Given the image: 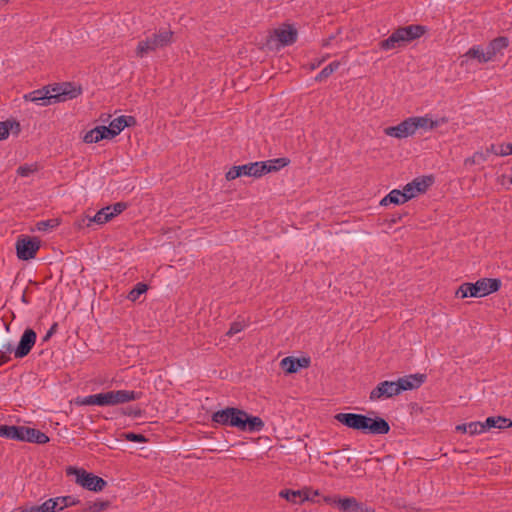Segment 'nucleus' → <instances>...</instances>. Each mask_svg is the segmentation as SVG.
<instances>
[{
    "mask_svg": "<svg viewBox=\"0 0 512 512\" xmlns=\"http://www.w3.org/2000/svg\"><path fill=\"white\" fill-rule=\"evenodd\" d=\"M455 429L457 432L468 433V423L459 424Z\"/></svg>",
    "mask_w": 512,
    "mask_h": 512,
    "instance_id": "nucleus-59",
    "label": "nucleus"
},
{
    "mask_svg": "<svg viewBox=\"0 0 512 512\" xmlns=\"http://www.w3.org/2000/svg\"><path fill=\"white\" fill-rule=\"evenodd\" d=\"M122 413L124 415L133 416L136 418L142 415V410L138 407H128L123 409Z\"/></svg>",
    "mask_w": 512,
    "mask_h": 512,
    "instance_id": "nucleus-48",
    "label": "nucleus"
},
{
    "mask_svg": "<svg viewBox=\"0 0 512 512\" xmlns=\"http://www.w3.org/2000/svg\"><path fill=\"white\" fill-rule=\"evenodd\" d=\"M59 85L62 88L61 93L59 95H63L65 97V101L69 99H74L82 93L81 87H76L70 82H64Z\"/></svg>",
    "mask_w": 512,
    "mask_h": 512,
    "instance_id": "nucleus-27",
    "label": "nucleus"
},
{
    "mask_svg": "<svg viewBox=\"0 0 512 512\" xmlns=\"http://www.w3.org/2000/svg\"><path fill=\"white\" fill-rule=\"evenodd\" d=\"M310 365L309 358H294L292 356L285 357L281 360V368L288 374L295 373L299 368H307Z\"/></svg>",
    "mask_w": 512,
    "mask_h": 512,
    "instance_id": "nucleus-14",
    "label": "nucleus"
},
{
    "mask_svg": "<svg viewBox=\"0 0 512 512\" xmlns=\"http://www.w3.org/2000/svg\"><path fill=\"white\" fill-rule=\"evenodd\" d=\"M277 170L278 167H275L263 161L248 163L244 165L231 167L226 173V179L228 181H231L243 175L259 178L269 172Z\"/></svg>",
    "mask_w": 512,
    "mask_h": 512,
    "instance_id": "nucleus-6",
    "label": "nucleus"
},
{
    "mask_svg": "<svg viewBox=\"0 0 512 512\" xmlns=\"http://www.w3.org/2000/svg\"><path fill=\"white\" fill-rule=\"evenodd\" d=\"M136 124V119L133 116H119L110 122L112 129L116 130L118 134L125 128Z\"/></svg>",
    "mask_w": 512,
    "mask_h": 512,
    "instance_id": "nucleus-23",
    "label": "nucleus"
},
{
    "mask_svg": "<svg viewBox=\"0 0 512 512\" xmlns=\"http://www.w3.org/2000/svg\"><path fill=\"white\" fill-rule=\"evenodd\" d=\"M58 329V323H53L49 330L47 331L46 335L42 338L44 342L48 341L56 332Z\"/></svg>",
    "mask_w": 512,
    "mask_h": 512,
    "instance_id": "nucleus-52",
    "label": "nucleus"
},
{
    "mask_svg": "<svg viewBox=\"0 0 512 512\" xmlns=\"http://www.w3.org/2000/svg\"><path fill=\"white\" fill-rule=\"evenodd\" d=\"M16 127V134L21 130L20 123L15 120H6L0 122V141L6 139L9 136L10 130Z\"/></svg>",
    "mask_w": 512,
    "mask_h": 512,
    "instance_id": "nucleus-29",
    "label": "nucleus"
},
{
    "mask_svg": "<svg viewBox=\"0 0 512 512\" xmlns=\"http://www.w3.org/2000/svg\"><path fill=\"white\" fill-rule=\"evenodd\" d=\"M508 45L509 40L507 37H497L488 44L487 54H489L490 59L492 60L497 53H500L503 49L507 48Z\"/></svg>",
    "mask_w": 512,
    "mask_h": 512,
    "instance_id": "nucleus-20",
    "label": "nucleus"
},
{
    "mask_svg": "<svg viewBox=\"0 0 512 512\" xmlns=\"http://www.w3.org/2000/svg\"><path fill=\"white\" fill-rule=\"evenodd\" d=\"M499 156H508L512 154V143L501 144L499 146Z\"/></svg>",
    "mask_w": 512,
    "mask_h": 512,
    "instance_id": "nucleus-50",
    "label": "nucleus"
},
{
    "mask_svg": "<svg viewBox=\"0 0 512 512\" xmlns=\"http://www.w3.org/2000/svg\"><path fill=\"white\" fill-rule=\"evenodd\" d=\"M9 354L0 351V366L10 361Z\"/></svg>",
    "mask_w": 512,
    "mask_h": 512,
    "instance_id": "nucleus-58",
    "label": "nucleus"
},
{
    "mask_svg": "<svg viewBox=\"0 0 512 512\" xmlns=\"http://www.w3.org/2000/svg\"><path fill=\"white\" fill-rule=\"evenodd\" d=\"M426 380L425 374H411L399 378L397 382V388L399 392L413 390L419 388Z\"/></svg>",
    "mask_w": 512,
    "mask_h": 512,
    "instance_id": "nucleus-13",
    "label": "nucleus"
},
{
    "mask_svg": "<svg viewBox=\"0 0 512 512\" xmlns=\"http://www.w3.org/2000/svg\"><path fill=\"white\" fill-rule=\"evenodd\" d=\"M426 31L425 26L418 24L398 27L387 39L381 40L378 47L383 51L402 48L423 36Z\"/></svg>",
    "mask_w": 512,
    "mask_h": 512,
    "instance_id": "nucleus-3",
    "label": "nucleus"
},
{
    "mask_svg": "<svg viewBox=\"0 0 512 512\" xmlns=\"http://www.w3.org/2000/svg\"><path fill=\"white\" fill-rule=\"evenodd\" d=\"M268 164L278 167V170L288 165L289 160L287 158H277L274 160L266 161Z\"/></svg>",
    "mask_w": 512,
    "mask_h": 512,
    "instance_id": "nucleus-49",
    "label": "nucleus"
},
{
    "mask_svg": "<svg viewBox=\"0 0 512 512\" xmlns=\"http://www.w3.org/2000/svg\"><path fill=\"white\" fill-rule=\"evenodd\" d=\"M66 474L67 476L74 475L75 482L84 488L89 472L83 468L69 466L66 468Z\"/></svg>",
    "mask_w": 512,
    "mask_h": 512,
    "instance_id": "nucleus-28",
    "label": "nucleus"
},
{
    "mask_svg": "<svg viewBox=\"0 0 512 512\" xmlns=\"http://www.w3.org/2000/svg\"><path fill=\"white\" fill-rule=\"evenodd\" d=\"M449 119L445 116L443 117H440V118H437L435 120L432 119V123H433V129L443 125V124H446L448 123Z\"/></svg>",
    "mask_w": 512,
    "mask_h": 512,
    "instance_id": "nucleus-56",
    "label": "nucleus"
},
{
    "mask_svg": "<svg viewBox=\"0 0 512 512\" xmlns=\"http://www.w3.org/2000/svg\"><path fill=\"white\" fill-rule=\"evenodd\" d=\"M332 38H333V37H331V38H329L328 40L324 41L323 46H327V45H329L330 40H331Z\"/></svg>",
    "mask_w": 512,
    "mask_h": 512,
    "instance_id": "nucleus-64",
    "label": "nucleus"
},
{
    "mask_svg": "<svg viewBox=\"0 0 512 512\" xmlns=\"http://www.w3.org/2000/svg\"><path fill=\"white\" fill-rule=\"evenodd\" d=\"M115 405L135 401L141 398L142 392L130 390H111Z\"/></svg>",
    "mask_w": 512,
    "mask_h": 512,
    "instance_id": "nucleus-17",
    "label": "nucleus"
},
{
    "mask_svg": "<svg viewBox=\"0 0 512 512\" xmlns=\"http://www.w3.org/2000/svg\"><path fill=\"white\" fill-rule=\"evenodd\" d=\"M174 32L169 28H160L144 40L138 42L135 53L139 58H143L149 53L158 49H164L172 44Z\"/></svg>",
    "mask_w": 512,
    "mask_h": 512,
    "instance_id": "nucleus-4",
    "label": "nucleus"
},
{
    "mask_svg": "<svg viewBox=\"0 0 512 512\" xmlns=\"http://www.w3.org/2000/svg\"><path fill=\"white\" fill-rule=\"evenodd\" d=\"M397 388L396 381H383L380 382L369 395V399L371 401H377L382 398H391L393 396L399 395V389Z\"/></svg>",
    "mask_w": 512,
    "mask_h": 512,
    "instance_id": "nucleus-10",
    "label": "nucleus"
},
{
    "mask_svg": "<svg viewBox=\"0 0 512 512\" xmlns=\"http://www.w3.org/2000/svg\"><path fill=\"white\" fill-rule=\"evenodd\" d=\"M402 126H403L406 137L414 135L415 132L417 131L413 117H409V118L403 120Z\"/></svg>",
    "mask_w": 512,
    "mask_h": 512,
    "instance_id": "nucleus-39",
    "label": "nucleus"
},
{
    "mask_svg": "<svg viewBox=\"0 0 512 512\" xmlns=\"http://www.w3.org/2000/svg\"><path fill=\"white\" fill-rule=\"evenodd\" d=\"M487 160V156L483 152H476L472 157H469L465 160L466 165L479 164L481 162H485Z\"/></svg>",
    "mask_w": 512,
    "mask_h": 512,
    "instance_id": "nucleus-41",
    "label": "nucleus"
},
{
    "mask_svg": "<svg viewBox=\"0 0 512 512\" xmlns=\"http://www.w3.org/2000/svg\"><path fill=\"white\" fill-rule=\"evenodd\" d=\"M432 183L433 179L431 176L417 177L412 182L406 184L403 187V191L406 194V196L409 197L410 200L414 198L416 195L426 192V190L430 185H432Z\"/></svg>",
    "mask_w": 512,
    "mask_h": 512,
    "instance_id": "nucleus-11",
    "label": "nucleus"
},
{
    "mask_svg": "<svg viewBox=\"0 0 512 512\" xmlns=\"http://www.w3.org/2000/svg\"><path fill=\"white\" fill-rule=\"evenodd\" d=\"M325 502L335 505L342 512H366V505L355 497H326Z\"/></svg>",
    "mask_w": 512,
    "mask_h": 512,
    "instance_id": "nucleus-8",
    "label": "nucleus"
},
{
    "mask_svg": "<svg viewBox=\"0 0 512 512\" xmlns=\"http://www.w3.org/2000/svg\"><path fill=\"white\" fill-rule=\"evenodd\" d=\"M384 133L388 136L395 137L398 139L406 138L405 132L402 126V122H400L396 126H390L384 129Z\"/></svg>",
    "mask_w": 512,
    "mask_h": 512,
    "instance_id": "nucleus-36",
    "label": "nucleus"
},
{
    "mask_svg": "<svg viewBox=\"0 0 512 512\" xmlns=\"http://www.w3.org/2000/svg\"><path fill=\"white\" fill-rule=\"evenodd\" d=\"M101 140H103V134H101L98 126L86 132V134L83 137V141L85 143H97Z\"/></svg>",
    "mask_w": 512,
    "mask_h": 512,
    "instance_id": "nucleus-35",
    "label": "nucleus"
},
{
    "mask_svg": "<svg viewBox=\"0 0 512 512\" xmlns=\"http://www.w3.org/2000/svg\"><path fill=\"white\" fill-rule=\"evenodd\" d=\"M108 207L111 209L110 212H113V217H115L127 208V204L124 202H117L114 205H110Z\"/></svg>",
    "mask_w": 512,
    "mask_h": 512,
    "instance_id": "nucleus-47",
    "label": "nucleus"
},
{
    "mask_svg": "<svg viewBox=\"0 0 512 512\" xmlns=\"http://www.w3.org/2000/svg\"><path fill=\"white\" fill-rule=\"evenodd\" d=\"M245 328V324L243 322H233L230 325L229 330L226 333V336L232 337L235 334L241 332Z\"/></svg>",
    "mask_w": 512,
    "mask_h": 512,
    "instance_id": "nucleus-44",
    "label": "nucleus"
},
{
    "mask_svg": "<svg viewBox=\"0 0 512 512\" xmlns=\"http://www.w3.org/2000/svg\"><path fill=\"white\" fill-rule=\"evenodd\" d=\"M402 219V214H394L390 220L391 223H397Z\"/></svg>",
    "mask_w": 512,
    "mask_h": 512,
    "instance_id": "nucleus-62",
    "label": "nucleus"
},
{
    "mask_svg": "<svg viewBox=\"0 0 512 512\" xmlns=\"http://www.w3.org/2000/svg\"><path fill=\"white\" fill-rule=\"evenodd\" d=\"M334 418L342 425L360 431L363 434L385 435L390 431L389 423L384 418L378 416L371 418L363 414L338 413Z\"/></svg>",
    "mask_w": 512,
    "mask_h": 512,
    "instance_id": "nucleus-2",
    "label": "nucleus"
},
{
    "mask_svg": "<svg viewBox=\"0 0 512 512\" xmlns=\"http://www.w3.org/2000/svg\"><path fill=\"white\" fill-rule=\"evenodd\" d=\"M60 225V220L58 218H52L48 220H42L36 223V228L41 232H49L54 230Z\"/></svg>",
    "mask_w": 512,
    "mask_h": 512,
    "instance_id": "nucleus-32",
    "label": "nucleus"
},
{
    "mask_svg": "<svg viewBox=\"0 0 512 512\" xmlns=\"http://www.w3.org/2000/svg\"><path fill=\"white\" fill-rule=\"evenodd\" d=\"M323 61H324V59L311 63L310 69L314 70V69L318 68L322 64Z\"/></svg>",
    "mask_w": 512,
    "mask_h": 512,
    "instance_id": "nucleus-63",
    "label": "nucleus"
},
{
    "mask_svg": "<svg viewBox=\"0 0 512 512\" xmlns=\"http://www.w3.org/2000/svg\"><path fill=\"white\" fill-rule=\"evenodd\" d=\"M215 425L237 428L243 432H260L264 427L263 420L258 416L248 414L236 407H226L211 415Z\"/></svg>",
    "mask_w": 512,
    "mask_h": 512,
    "instance_id": "nucleus-1",
    "label": "nucleus"
},
{
    "mask_svg": "<svg viewBox=\"0 0 512 512\" xmlns=\"http://www.w3.org/2000/svg\"><path fill=\"white\" fill-rule=\"evenodd\" d=\"M106 486L107 482L103 478L89 472L84 488L89 491L100 492Z\"/></svg>",
    "mask_w": 512,
    "mask_h": 512,
    "instance_id": "nucleus-21",
    "label": "nucleus"
},
{
    "mask_svg": "<svg viewBox=\"0 0 512 512\" xmlns=\"http://www.w3.org/2000/svg\"><path fill=\"white\" fill-rule=\"evenodd\" d=\"M501 287V281L497 278H481L475 283L465 282L456 291V296L466 297H484L496 292Z\"/></svg>",
    "mask_w": 512,
    "mask_h": 512,
    "instance_id": "nucleus-5",
    "label": "nucleus"
},
{
    "mask_svg": "<svg viewBox=\"0 0 512 512\" xmlns=\"http://www.w3.org/2000/svg\"><path fill=\"white\" fill-rule=\"evenodd\" d=\"M498 152H499V147L495 146L494 144H492L489 148H487V153H493V154L499 156Z\"/></svg>",
    "mask_w": 512,
    "mask_h": 512,
    "instance_id": "nucleus-61",
    "label": "nucleus"
},
{
    "mask_svg": "<svg viewBox=\"0 0 512 512\" xmlns=\"http://www.w3.org/2000/svg\"><path fill=\"white\" fill-rule=\"evenodd\" d=\"M49 441V437L38 429L24 426L22 442L45 444Z\"/></svg>",
    "mask_w": 512,
    "mask_h": 512,
    "instance_id": "nucleus-15",
    "label": "nucleus"
},
{
    "mask_svg": "<svg viewBox=\"0 0 512 512\" xmlns=\"http://www.w3.org/2000/svg\"><path fill=\"white\" fill-rule=\"evenodd\" d=\"M464 56L470 59H476L479 63H487L491 60L489 54H487V50L484 51L480 46L471 47Z\"/></svg>",
    "mask_w": 512,
    "mask_h": 512,
    "instance_id": "nucleus-26",
    "label": "nucleus"
},
{
    "mask_svg": "<svg viewBox=\"0 0 512 512\" xmlns=\"http://www.w3.org/2000/svg\"><path fill=\"white\" fill-rule=\"evenodd\" d=\"M483 425L482 422L476 421V422H470L468 423V434L470 435H477L483 433Z\"/></svg>",
    "mask_w": 512,
    "mask_h": 512,
    "instance_id": "nucleus-43",
    "label": "nucleus"
},
{
    "mask_svg": "<svg viewBox=\"0 0 512 512\" xmlns=\"http://www.w3.org/2000/svg\"><path fill=\"white\" fill-rule=\"evenodd\" d=\"M503 420H504V423L503 422L496 423L497 429H505V428L512 427V421L510 419L503 417Z\"/></svg>",
    "mask_w": 512,
    "mask_h": 512,
    "instance_id": "nucleus-54",
    "label": "nucleus"
},
{
    "mask_svg": "<svg viewBox=\"0 0 512 512\" xmlns=\"http://www.w3.org/2000/svg\"><path fill=\"white\" fill-rule=\"evenodd\" d=\"M271 37H275L282 46H289L297 41L298 32L292 25L283 24L273 30Z\"/></svg>",
    "mask_w": 512,
    "mask_h": 512,
    "instance_id": "nucleus-12",
    "label": "nucleus"
},
{
    "mask_svg": "<svg viewBox=\"0 0 512 512\" xmlns=\"http://www.w3.org/2000/svg\"><path fill=\"white\" fill-rule=\"evenodd\" d=\"M121 438L130 442L145 443L148 439L143 434H137L134 432H123Z\"/></svg>",
    "mask_w": 512,
    "mask_h": 512,
    "instance_id": "nucleus-38",
    "label": "nucleus"
},
{
    "mask_svg": "<svg viewBox=\"0 0 512 512\" xmlns=\"http://www.w3.org/2000/svg\"><path fill=\"white\" fill-rule=\"evenodd\" d=\"M77 403L81 405H93V397L92 395L86 396L77 401Z\"/></svg>",
    "mask_w": 512,
    "mask_h": 512,
    "instance_id": "nucleus-57",
    "label": "nucleus"
},
{
    "mask_svg": "<svg viewBox=\"0 0 512 512\" xmlns=\"http://www.w3.org/2000/svg\"><path fill=\"white\" fill-rule=\"evenodd\" d=\"M13 350H14L13 346L10 343H7L2 346V349L0 351L4 352L6 354H10Z\"/></svg>",
    "mask_w": 512,
    "mask_h": 512,
    "instance_id": "nucleus-60",
    "label": "nucleus"
},
{
    "mask_svg": "<svg viewBox=\"0 0 512 512\" xmlns=\"http://www.w3.org/2000/svg\"><path fill=\"white\" fill-rule=\"evenodd\" d=\"M414 122L416 126V130L425 129V130H433L432 118L430 115L426 114L425 116H414Z\"/></svg>",
    "mask_w": 512,
    "mask_h": 512,
    "instance_id": "nucleus-33",
    "label": "nucleus"
},
{
    "mask_svg": "<svg viewBox=\"0 0 512 512\" xmlns=\"http://www.w3.org/2000/svg\"><path fill=\"white\" fill-rule=\"evenodd\" d=\"M92 397H93V405L104 406L103 393L93 394Z\"/></svg>",
    "mask_w": 512,
    "mask_h": 512,
    "instance_id": "nucleus-55",
    "label": "nucleus"
},
{
    "mask_svg": "<svg viewBox=\"0 0 512 512\" xmlns=\"http://www.w3.org/2000/svg\"><path fill=\"white\" fill-rule=\"evenodd\" d=\"M279 495L292 503H303L305 500H308V496L306 494L303 495L301 490L284 489L280 491Z\"/></svg>",
    "mask_w": 512,
    "mask_h": 512,
    "instance_id": "nucleus-25",
    "label": "nucleus"
},
{
    "mask_svg": "<svg viewBox=\"0 0 512 512\" xmlns=\"http://www.w3.org/2000/svg\"><path fill=\"white\" fill-rule=\"evenodd\" d=\"M23 428L24 426L0 425V437L16 441H22Z\"/></svg>",
    "mask_w": 512,
    "mask_h": 512,
    "instance_id": "nucleus-19",
    "label": "nucleus"
},
{
    "mask_svg": "<svg viewBox=\"0 0 512 512\" xmlns=\"http://www.w3.org/2000/svg\"><path fill=\"white\" fill-rule=\"evenodd\" d=\"M18 510H19V512H43V511H41L40 505L23 506V507H20Z\"/></svg>",
    "mask_w": 512,
    "mask_h": 512,
    "instance_id": "nucleus-53",
    "label": "nucleus"
},
{
    "mask_svg": "<svg viewBox=\"0 0 512 512\" xmlns=\"http://www.w3.org/2000/svg\"><path fill=\"white\" fill-rule=\"evenodd\" d=\"M103 398H104V400H103L104 406H114L115 405L112 391L104 392Z\"/></svg>",
    "mask_w": 512,
    "mask_h": 512,
    "instance_id": "nucleus-51",
    "label": "nucleus"
},
{
    "mask_svg": "<svg viewBox=\"0 0 512 512\" xmlns=\"http://www.w3.org/2000/svg\"><path fill=\"white\" fill-rule=\"evenodd\" d=\"M55 498L58 505V511H62L64 508L80 504V499L72 495L59 496Z\"/></svg>",
    "mask_w": 512,
    "mask_h": 512,
    "instance_id": "nucleus-31",
    "label": "nucleus"
},
{
    "mask_svg": "<svg viewBox=\"0 0 512 512\" xmlns=\"http://www.w3.org/2000/svg\"><path fill=\"white\" fill-rule=\"evenodd\" d=\"M340 67L339 61H333L324 67L315 77L316 82H322L332 75Z\"/></svg>",
    "mask_w": 512,
    "mask_h": 512,
    "instance_id": "nucleus-30",
    "label": "nucleus"
},
{
    "mask_svg": "<svg viewBox=\"0 0 512 512\" xmlns=\"http://www.w3.org/2000/svg\"><path fill=\"white\" fill-rule=\"evenodd\" d=\"M409 201V197L406 196L403 190L393 189L390 191L381 201V206H387L389 204H404Z\"/></svg>",
    "mask_w": 512,
    "mask_h": 512,
    "instance_id": "nucleus-18",
    "label": "nucleus"
},
{
    "mask_svg": "<svg viewBox=\"0 0 512 512\" xmlns=\"http://www.w3.org/2000/svg\"><path fill=\"white\" fill-rule=\"evenodd\" d=\"M41 511L43 512H56L58 511V505L56 502V498H49L41 505Z\"/></svg>",
    "mask_w": 512,
    "mask_h": 512,
    "instance_id": "nucleus-40",
    "label": "nucleus"
},
{
    "mask_svg": "<svg viewBox=\"0 0 512 512\" xmlns=\"http://www.w3.org/2000/svg\"><path fill=\"white\" fill-rule=\"evenodd\" d=\"M49 87V100H51V104L52 103H58V102H64L65 101V97L63 95H59L58 97V94L61 93V87L59 84H55L53 86H48Z\"/></svg>",
    "mask_w": 512,
    "mask_h": 512,
    "instance_id": "nucleus-37",
    "label": "nucleus"
},
{
    "mask_svg": "<svg viewBox=\"0 0 512 512\" xmlns=\"http://www.w3.org/2000/svg\"><path fill=\"white\" fill-rule=\"evenodd\" d=\"M148 290V285L142 282H139L135 285V287L128 293L127 298L135 302L139 299V297L144 294Z\"/></svg>",
    "mask_w": 512,
    "mask_h": 512,
    "instance_id": "nucleus-34",
    "label": "nucleus"
},
{
    "mask_svg": "<svg viewBox=\"0 0 512 512\" xmlns=\"http://www.w3.org/2000/svg\"><path fill=\"white\" fill-rule=\"evenodd\" d=\"M15 248L17 257L27 261L35 258L40 248V241L37 238L22 235L17 239Z\"/></svg>",
    "mask_w": 512,
    "mask_h": 512,
    "instance_id": "nucleus-7",
    "label": "nucleus"
},
{
    "mask_svg": "<svg viewBox=\"0 0 512 512\" xmlns=\"http://www.w3.org/2000/svg\"><path fill=\"white\" fill-rule=\"evenodd\" d=\"M111 506L109 500L88 501L78 512H103Z\"/></svg>",
    "mask_w": 512,
    "mask_h": 512,
    "instance_id": "nucleus-22",
    "label": "nucleus"
},
{
    "mask_svg": "<svg viewBox=\"0 0 512 512\" xmlns=\"http://www.w3.org/2000/svg\"><path fill=\"white\" fill-rule=\"evenodd\" d=\"M111 209L109 207H104L100 209L93 217H88L87 226H90L91 223H96L99 225L105 224L113 218V212H110Z\"/></svg>",
    "mask_w": 512,
    "mask_h": 512,
    "instance_id": "nucleus-24",
    "label": "nucleus"
},
{
    "mask_svg": "<svg viewBox=\"0 0 512 512\" xmlns=\"http://www.w3.org/2000/svg\"><path fill=\"white\" fill-rule=\"evenodd\" d=\"M49 87H43L38 90H34L28 94L24 95V99L26 101L34 102L41 106H47L51 104V100H49Z\"/></svg>",
    "mask_w": 512,
    "mask_h": 512,
    "instance_id": "nucleus-16",
    "label": "nucleus"
},
{
    "mask_svg": "<svg viewBox=\"0 0 512 512\" xmlns=\"http://www.w3.org/2000/svg\"><path fill=\"white\" fill-rule=\"evenodd\" d=\"M35 171L36 168L33 165H23L18 167L17 174L21 177H27Z\"/></svg>",
    "mask_w": 512,
    "mask_h": 512,
    "instance_id": "nucleus-46",
    "label": "nucleus"
},
{
    "mask_svg": "<svg viewBox=\"0 0 512 512\" xmlns=\"http://www.w3.org/2000/svg\"><path fill=\"white\" fill-rule=\"evenodd\" d=\"M100 129L101 134H103V139H112L115 136L118 135L116 130L112 129V127L109 126H98Z\"/></svg>",
    "mask_w": 512,
    "mask_h": 512,
    "instance_id": "nucleus-45",
    "label": "nucleus"
},
{
    "mask_svg": "<svg viewBox=\"0 0 512 512\" xmlns=\"http://www.w3.org/2000/svg\"><path fill=\"white\" fill-rule=\"evenodd\" d=\"M497 422H503V416H497V417H488L485 422H482L483 430L484 432L487 430H490L491 428H496Z\"/></svg>",
    "mask_w": 512,
    "mask_h": 512,
    "instance_id": "nucleus-42",
    "label": "nucleus"
},
{
    "mask_svg": "<svg viewBox=\"0 0 512 512\" xmlns=\"http://www.w3.org/2000/svg\"><path fill=\"white\" fill-rule=\"evenodd\" d=\"M36 338V332L31 328H27L22 334L20 341L14 350L15 358L21 359L27 356L35 345Z\"/></svg>",
    "mask_w": 512,
    "mask_h": 512,
    "instance_id": "nucleus-9",
    "label": "nucleus"
}]
</instances>
